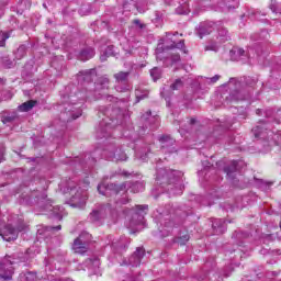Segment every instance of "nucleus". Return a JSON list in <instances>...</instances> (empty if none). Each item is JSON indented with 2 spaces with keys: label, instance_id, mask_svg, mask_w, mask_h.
Instances as JSON below:
<instances>
[{
  "label": "nucleus",
  "instance_id": "obj_1",
  "mask_svg": "<svg viewBox=\"0 0 281 281\" xmlns=\"http://www.w3.org/2000/svg\"><path fill=\"white\" fill-rule=\"evenodd\" d=\"M13 262L10 260V256H4L0 259V279L4 281L12 280V276H14V267H12Z\"/></svg>",
  "mask_w": 281,
  "mask_h": 281
},
{
  "label": "nucleus",
  "instance_id": "obj_2",
  "mask_svg": "<svg viewBox=\"0 0 281 281\" xmlns=\"http://www.w3.org/2000/svg\"><path fill=\"white\" fill-rule=\"evenodd\" d=\"M70 205L71 207H82L87 203V191H82L78 188H72L70 190Z\"/></svg>",
  "mask_w": 281,
  "mask_h": 281
},
{
  "label": "nucleus",
  "instance_id": "obj_3",
  "mask_svg": "<svg viewBox=\"0 0 281 281\" xmlns=\"http://www.w3.org/2000/svg\"><path fill=\"white\" fill-rule=\"evenodd\" d=\"M25 227L27 226L22 224L18 227V229H14L12 225H7L0 231V236L3 238V240H7V243H12V240H16V238H19V232H23Z\"/></svg>",
  "mask_w": 281,
  "mask_h": 281
},
{
  "label": "nucleus",
  "instance_id": "obj_4",
  "mask_svg": "<svg viewBox=\"0 0 281 281\" xmlns=\"http://www.w3.org/2000/svg\"><path fill=\"white\" fill-rule=\"evenodd\" d=\"M124 190H126V183H122L119 186L115 183H110L108 186L105 184L98 186L99 193L103 194L104 196H109L111 192H113V194H120V192H124Z\"/></svg>",
  "mask_w": 281,
  "mask_h": 281
},
{
  "label": "nucleus",
  "instance_id": "obj_5",
  "mask_svg": "<svg viewBox=\"0 0 281 281\" xmlns=\"http://www.w3.org/2000/svg\"><path fill=\"white\" fill-rule=\"evenodd\" d=\"M72 249L75 254H87V251H89V244L82 240V237L80 236L75 239Z\"/></svg>",
  "mask_w": 281,
  "mask_h": 281
},
{
  "label": "nucleus",
  "instance_id": "obj_6",
  "mask_svg": "<svg viewBox=\"0 0 281 281\" xmlns=\"http://www.w3.org/2000/svg\"><path fill=\"white\" fill-rule=\"evenodd\" d=\"M34 106H36V101L30 100V101H26V102L22 103L21 105H19L18 109L22 113H27V111H32L34 109Z\"/></svg>",
  "mask_w": 281,
  "mask_h": 281
},
{
  "label": "nucleus",
  "instance_id": "obj_7",
  "mask_svg": "<svg viewBox=\"0 0 281 281\" xmlns=\"http://www.w3.org/2000/svg\"><path fill=\"white\" fill-rule=\"evenodd\" d=\"M105 216H106V213L104 209H101L99 211H92V213L90 214V218L93 222L101 221V218H105Z\"/></svg>",
  "mask_w": 281,
  "mask_h": 281
},
{
  "label": "nucleus",
  "instance_id": "obj_8",
  "mask_svg": "<svg viewBox=\"0 0 281 281\" xmlns=\"http://www.w3.org/2000/svg\"><path fill=\"white\" fill-rule=\"evenodd\" d=\"M145 254L146 252L144 251V248H137L136 251L132 255V260H136L134 265H139Z\"/></svg>",
  "mask_w": 281,
  "mask_h": 281
},
{
  "label": "nucleus",
  "instance_id": "obj_9",
  "mask_svg": "<svg viewBox=\"0 0 281 281\" xmlns=\"http://www.w3.org/2000/svg\"><path fill=\"white\" fill-rule=\"evenodd\" d=\"M93 76H95V70H86L79 74V78H82L86 82H91Z\"/></svg>",
  "mask_w": 281,
  "mask_h": 281
},
{
  "label": "nucleus",
  "instance_id": "obj_10",
  "mask_svg": "<svg viewBox=\"0 0 281 281\" xmlns=\"http://www.w3.org/2000/svg\"><path fill=\"white\" fill-rule=\"evenodd\" d=\"M45 210H48L49 212H53V214L55 216H58V218H63V215H60V212H63L60 206H52L50 203H47L46 206H45Z\"/></svg>",
  "mask_w": 281,
  "mask_h": 281
},
{
  "label": "nucleus",
  "instance_id": "obj_11",
  "mask_svg": "<svg viewBox=\"0 0 281 281\" xmlns=\"http://www.w3.org/2000/svg\"><path fill=\"white\" fill-rule=\"evenodd\" d=\"M93 56H95L93 48H88L81 52V60H89L90 58H93Z\"/></svg>",
  "mask_w": 281,
  "mask_h": 281
},
{
  "label": "nucleus",
  "instance_id": "obj_12",
  "mask_svg": "<svg viewBox=\"0 0 281 281\" xmlns=\"http://www.w3.org/2000/svg\"><path fill=\"white\" fill-rule=\"evenodd\" d=\"M160 142L162 144V148H168V146H172L175 144V139H172L170 136H162Z\"/></svg>",
  "mask_w": 281,
  "mask_h": 281
},
{
  "label": "nucleus",
  "instance_id": "obj_13",
  "mask_svg": "<svg viewBox=\"0 0 281 281\" xmlns=\"http://www.w3.org/2000/svg\"><path fill=\"white\" fill-rule=\"evenodd\" d=\"M18 115L16 112H13L11 114L2 115V122L3 124H10V122H14L16 120Z\"/></svg>",
  "mask_w": 281,
  "mask_h": 281
},
{
  "label": "nucleus",
  "instance_id": "obj_14",
  "mask_svg": "<svg viewBox=\"0 0 281 281\" xmlns=\"http://www.w3.org/2000/svg\"><path fill=\"white\" fill-rule=\"evenodd\" d=\"M224 172H226L227 177H234V172H236V161H233L231 166L225 167Z\"/></svg>",
  "mask_w": 281,
  "mask_h": 281
},
{
  "label": "nucleus",
  "instance_id": "obj_15",
  "mask_svg": "<svg viewBox=\"0 0 281 281\" xmlns=\"http://www.w3.org/2000/svg\"><path fill=\"white\" fill-rule=\"evenodd\" d=\"M130 72H124L121 71L119 74L114 75V78L116 80V82H124L125 80H127Z\"/></svg>",
  "mask_w": 281,
  "mask_h": 281
},
{
  "label": "nucleus",
  "instance_id": "obj_16",
  "mask_svg": "<svg viewBox=\"0 0 281 281\" xmlns=\"http://www.w3.org/2000/svg\"><path fill=\"white\" fill-rule=\"evenodd\" d=\"M183 87V81H181L180 79H177L171 86L170 89H172V91H179V89H181Z\"/></svg>",
  "mask_w": 281,
  "mask_h": 281
},
{
  "label": "nucleus",
  "instance_id": "obj_17",
  "mask_svg": "<svg viewBox=\"0 0 281 281\" xmlns=\"http://www.w3.org/2000/svg\"><path fill=\"white\" fill-rule=\"evenodd\" d=\"M150 76L154 80H159V78H161V70H159V68H154L150 71Z\"/></svg>",
  "mask_w": 281,
  "mask_h": 281
},
{
  "label": "nucleus",
  "instance_id": "obj_18",
  "mask_svg": "<svg viewBox=\"0 0 281 281\" xmlns=\"http://www.w3.org/2000/svg\"><path fill=\"white\" fill-rule=\"evenodd\" d=\"M188 240H190V235H188V234L178 238L179 245H186V243H188Z\"/></svg>",
  "mask_w": 281,
  "mask_h": 281
},
{
  "label": "nucleus",
  "instance_id": "obj_19",
  "mask_svg": "<svg viewBox=\"0 0 281 281\" xmlns=\"http://www.w3.org/2000/svg\"><path fill=\"white\" fill-rule=\"evenodd\" d=\"M211 33H212V30L205 31V29L203 26H201L200 31H199V36H200V38H203V36H207V34H211Z\"/></svg>",
  "mask_w": 281,
  "mask_h": 281
},
{
  "label": "nucleus",
  "instance_id": "obj_20",
  "mask_svg": "<svg viewBox=\"0 0 281 281\" xmlns=\"http://www.w3.org/2000/svg\"><path fill=\"white\" fill-rule=\"evenodd\" d=\"M10 38V35L8 33H2V38L0 40V47H5V41Z\"/></svg>",
  "mask_w": 281,
  "mask_h": 281
},
{
  "label": "nucleus",
  "instance_id": "obj_21",
  "mask_svg": "<svg viewBox=\"0 0 281 281\" xmlns=\"http://www.w3.org/2000/svg\"><path fill=\"white\" fill-rule=\"evenodd\" d=\"M25 278H26V281H36L37 280L36 273H34V272L26 273Z\"/></svg>",
  "mask_w": 281,
  "mask_h": 281
},
{
  "label": "nucleus",
  "instance_id": "obj_22",
  "mask_svg": "<svg viewBox=\"0 0 281 281\" xmlns=\"http://www.w3.org/2000/svg\"><path fill=\"white\" fill-rule=\"evenodd\" d=\"M180 56H179V54H172V56H171V60H172V63H179V60H180Z\"/></svg>",
  "mask_w": 281,
  "mask_h": 281
},
{
  "label": "nucleus",
  "instance_id": "obj_23",
  "mask_svg": "<svg viewBox=\"0 0 281 281\" xmlns=\"http://www.w3.org/2000/svg\"><path fill=\"white\" fill-rule=\"evenodd\" d=\"M234 53L237 56H245V49H243V48H237L236 50H234Z\"/></svg>",
  "mask_w": 281,
  "mask_h": 281
},
{
  "label": "nucleus",
  "instance_id": "obj_24",
  "mask_svg": "<svg viewBox=\"0 0 281 281\" xmlns=\"http://www.w3.org/2000/svg\"><path fill=\"white\" fill-rule=\"evenodd\" d=\"M216 52V45H209V46H205V52Z\"/></svg>",
  "mask_w": 281,
  "mask_h": 281
},
{
  "label": "nucleus",
  "instance_id": "obj_25",
  "mask_svg": "<svg viewBox=\"0 0 281 281\" xmlns=\"http://www.w3.org/2000/svg\"><path fill=\"white\" fill-rule=\"evenodd\" d=\"M115 157L119 161H126V154H123L122 157L117 156L116 154Z\"/></svg>",
  "mask_w": 281,
  "mask_h": 281
},
{
  "label": "nucleus",
  "instance_id": "obj_26",
  "mask_svg": "<svg viewBox=\"0 0 281 281\" xmlns=\"http://www.w3.org/2000/svg\"><path fill=\"white\" fill-rule=\"evenodd\" d=\"M135 262H137V259H133V257H131L130 265H132V267H139V265H135Z\"/></svg>",
  "mask_w": 281,
  "mask_h": 281
},
{
  "label": "nucleus",
  "instance_id": "obj_27",
  "mask_svg": "<svg viewBox=\"0 0 281 281\" xmlns=\"http://www.w3.org/2000/svg\"><path fill=\"white\" fill-rule=\"evenodd\" d=\"M164 54H166V52H164L162 54L159 53V48H157V59L161 60V58H164Z\"/></svg>",
  "mask_w": 281,
  "mask_h": 281
},
{
  "label": "nucleus",
  "instance_id": "obj_28",
  "mask_svg": "<svg viewBox=\"0 0 281 281\" xmlns=\"http://www.w3.org/2000/svg\"><path fill=\"white\" fill-rule=\"evenodd\" d=\"M220 78L221 76L215 75L213 78H211V82H216Z\"/></svg>",
  "mask_w": 281,
  "mask_h": 281
},
{
  "label": "nucleus",
  "instance_id": "obj_29",
  "mask_svg": "<svg viewBox=\"0 0 281 281\" xmlns=\"http://www.w3.org/2000/svg\"><path fill=\"white\" fill-rule=\"evenodd\" d=\"M220 36H227V30L223 29L220 33Z\"/></svg>",
  "mask_w": 281,
  "mask_h": 281
},
{
  "label": "nucleus",
  "instance_id": "obj_30",
  "mask_svg": "<svg viewBox=\"0 0 281 281\" xmlns=\"http://www.w3.org/2000/svg\"><path fill=\"white\" fill-rule=\"evenodd\" d=\"M137 207V210H140L142 212H144V210H148V206H136Z\"/></svg>",
  "mask_w": 281,
  "mask_h": 281
},
{
  "label": "nucleus",
  "instance_id": "obj_31",
  "mask_svg": "<svg viewBox=\"0 0 281 281\" xmlns=\"http://www.w3.org/2000/svg\"><path fill=\"white\" fill-rule=\"evenodd\" d=\"M135 216H138V213L135 214ZM144 220V214L139 213V221Z\"/></svg>",
  "mask_w": 281,
  "mask_h": 281
},
{
  "label": "nucleus",
  "instance_id": "obj_32",
  "mask_svg": "<svg viewBox=\"0 0 281 281\" xmlns=\"http://www.w3.org/2000/svg\"><path fill=\"white\" fill-rule=\"evenodd\" d=\"M63 228V226L58 225L56 227H52V229H57V231H60Z\"/></svg>",
  "mask_w": 281,
  "mask_h": 281
},
{
  "label": "nucleus",
  "instance_id": "obj_33",
  "mask_svg": "<svg viewBox=\"0 0 281 281\" xmlns=\"http://www.w3.org/2000/svg\"><path fill=\"white\" fill-rule=\"evenodd\" d=\"M93 265L97 266V267H100V261L94 260V261H93Z\"/></svg>",
  "mask_w": 281,
  "mask_h": 281
},
{
  "label": "nucleus",
  "instance_id": "obj_34",
  "mask_svg": "<svg viewBox=\"0 0 281 281\" xmlns=\"http://www.w3.org/2000/svg\"><path fill=\"white\" fill-rule=\"evenodd\" d=\"M3 161V153L0 151V164Z\"/></svg>",
  "mask_w": 281,
  "mask_h": 281
},
{
  "label": "nucleus",
  "instance_id": "obj_35",
  "mask_svg": "<svg viewBox=\"0 0 281 281\" xmlns=\"http://www.w3.org/2000/svg\"><path fill=\"white\" fill-rule=\"evenodd\" d=\"M7 67H12V61L5 64Z\"/></svg>",
  "mask_w": 281,
  "mask_h": 281
},
{
  "label": "nucleus",
  "instance_id": "obj_36",
  "mask_svg": "<svg viewBox=\"0 0 281 281\" xmlns=\"http://www.w3.org/2000/svg\"><path fill=\"white\" fill-rule=\"evenodd\" d=\"M134 23L138 24V23H139V20H135Z\"/></svg>",
  "mask_w": 281,
  "mask_h": 281
},
{
  "label": "nucleus",
  "instance_id": "obj_37",
  "mask_svg": "<svg viewBox=\"0 0 281 281\" xmlns=\"http://www.w3.org/2000/svg\"><path fill=\"white\" fill-rule=\"evenodd\" d=\"M101 60H106V58H104V56H101Z\"/></svg>",
  "mask_w": 281,
  "mask_h": 281
},
{
  "label": "nucleus",
  "instance_id": "obj_38",
  "mask_svg": "<svg viewBox=\"0 0 281 281\" xmlns=\"http://www.w3.org/2000/svg\"><path fill=\"white\" fill-rule=\"evenodd\" d=\"M104 82H105V83H109V79H104Z\"/></svg>",
  "mask_w": 281,
  "mask_h": 281
},
{
  "label": "nucleus",
  "instance_id": "obj_39",
  "mask_svg": "<svg viewBox=\"0 0 281 281\" xmlns=\"http://www.w3.org/2000/svg\"><path fill=\"white\" fill-rule=\"evenodd\" d=\"M172 47H177V45H173Z\"/></svg>",
  "mask_w": 281,
  "mask_h": 281
}]
</instances>
